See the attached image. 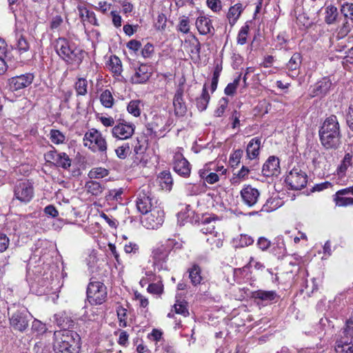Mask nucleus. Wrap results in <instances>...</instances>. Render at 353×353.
Here are the masks:
<instances>
[{"label":"nucleus","mask_w":353,"mask_h":353,"mask_svg":"<svg viewBox=\"0 0 353 353\" xmlns=\"http://www.w3.org/2000/svg\"><path fill=\"white\" fill-rule=\"evenodd\" d=\"M108 174V170L104 168L99 167L92 169L88 173V176L90 179H101L107 176Z\"/></svg>","instance_id":"58836bf2"},{"label":"nucleus","mask_w":353,"mask_h":353,"mask_svg":"<svg viewBox=\"0 0 353 353\" xmlns=\"http://www.w3.org/2000/svg\"><path fill=\"white\" fill-rule=\"evenodd\" d=\"M100 101L104 107L108 108H110L113 105L114 98L109 90H105L101 94Z\"/></svg>","instance_id":"e433bc0d"},{"label":"nucleus","mask_w":353,"mask_h":353,"mask_svg":"<svg viewBox=\"0 0 353 353\" xmlns=\"http://www.w3.org/2000/svg\"><path fill=\"white\" fill-rule=\"evenodd\" d=\"M176 242L174 239H168L164 244L161 245V247L164 248V250L167 251V252L170 254L171 252L173 250L174 246L176 245Z\"/></svg>","instance_id":"052dcab7"},{"label":"nucleus","mask_w":353,"mask_h":353,"mask_svg":"<svg viewBox=\"0 0 353 353\" xmlns=\"http://www.w3.org/2000/svg\"><path fill=\"white\" fill-rule=\"evenodd\" d=\"M182 101V91L178 88V116H183L187 111V108Z\"/></svg>","instance_id":"4d7b16f0"},{"label":"nucleus","mask_w":353,"mask_h":353,"mask_svg":"<svg viewBox=\"0 0 353 353\" xmlns=\"http://www.w3.org/2000/svg\"><path fill=\"white\" fill-rule=\"evenodd\" d=\"M87 297L92 305H101L107 298L105 285L100 281H90L87 288Z\"/></svg>","instance_id":"6e6552de"},{"label":"nucleus","mask_w":353,"mask_h":353,"mask_svg":"<svg viewBox=\"0 0 353 353\" xmlns=\"http://www.w3.org/2000/svg\"><path fill=\"white\" fill-rule=\"evenodd\" d=\"M245 8V6L241 3H236L229 8L226 17L231 26L236 23Z\"/></svg>","instance_id":"4be33fe9"},{"label":"nucleus","mask_w":353,"mask_h":353,"mask_svg":"<svg viewBox=\"0 0 353 353\" xmlns=\"http://www.w3.org/2000/svg\"><path fill=\"white\" fill-rule=\"evenodd\" d=\"M339 16L338 9L334 5H328L325 8V23L327 25L335 23Z\"/></svg>","instance_id":"a878e982"},{"label":"nucleus","mask_w":353,"mask_h":353,"mask_svg":"<svg viewBox=\"0 0 353 353\" xmlns=\"http://www.w3.org/2000/svg\"><path fill=\"white\" fill-rule=\"evenodd\" d=\"M139 103V101H131L127 107L128 112L134 117H139L141 114Z\"/></svg>","instance_id":"3c124183"},{"label":"nucleus","mask_w":353,"mask_h":353,"mask_svg":"<svg viewBox=\"0 0 353 353\" xmlns=\"http://www.w3.org/2000/svg\"><path fill=\"white\" fill-rule=\"evenodd\" d=\"M196 26L201 34H210L214 29L210 18L205 16H199L196 21Z\"/></svg>","instance_id":"412c9836"},{"label":"nucleus","mask_w":353,"mask_h":353,"mask_svg":"<svg viewBox=\"0 0 353 353\" xmlns=\"http://www.w3.org/2000/svg\"><path fill=\"white\" fill-rule=\"evenodd\" d=\"M240 291H243L247 296H250L259 305L266 306L276 303L281 298L280 295L274 290H258L250 292L249 289L243 288L240 289Z\"/></svg>","instance_id":"423d86ee"},{"label":"nucleus","mask_w":353,"mask_h":353,"mask_svg":"<svg viewBox=\"0 0 353 353\" xmlns=\"http://www.w3.org/2000/svg\"><path fill=\"white\" fill-rule=\"evenodd\" d=\"M352 28L348 21L346 19L343 25L339 28L336 38L337 40H340L345 37L348 33L351 31Z\"/></svg>","instance_id":"49530a36"},{"label":"nucleus","mask_w":353,"mask_h":353,"mask_svg":"<svg viewBox=\"0 0 353 353\" xmlns=\"http://www.w3.org/2000/svg\"><path fill=\"white\" fill-rule=\"evenodd\" d=\"M17 48L19 51L26 52L29 49V44L26 39H25L23 37H20L17 41Z\"/></svg>","instance_id":"774afa93"},{"label":"nucleus","mask_w":353,"mask_h":353,"mask_svg":"<svg viewBox=\"0 0 353 353\" xmlns=\"http://www.w3.org/2000/svg\"><path fill=\"white\" fill-rule=\"evenodd\" d=\"M345 122L350 131L353 132V105L350 104L345 111Z\"/></svg>","instance_id":"5fc2aeb1"},{"label":"nucleus","mask_w":353,"mask_h":353,"mask_svg":"<svg viewBox=\"0 0 353 353\" xmlns=\"http://www.w3.org/2000/svg\"><path fill=\"white\" fill-rule=\"evenodd\" d=\"M181 159L178 158V175L188 177L191 172V165L182 154H181Z\"/></svg>","instance_id":"c85d7f7f"},{"label":"nucleus","mask_w":353,"mask_h":353,"mask_svg":"<svg viewBox=\"0 0 353 353\" xmlns=\"http://www.w3.org/2000/svg\"><path fill=\"white\" fill-rule=\"evenodd\" d=\"M208 7L214 12L219 13L223 8L221 0H206Z\"/></svg>","instance_id":"864d4df0"},{"label":"nucleus","mask_w":353,"mask_h":353,"mask_svg":"<svg viewBox=\"0 0 353 353\" xmlns=\"http://www.w3.org/2000/svg\"><path fill=\"white\" fill-rule=\"evenodd\" d=\"M78 10L80 18L83 21L87 20L89 23L94 26H98L97 19L94 12L90 11L87 8L81 6L78 7Z\"/></svg>","instance_id":"cd10ccee"},{"label":"nucleus","mask_w":353,"mask_h":353,"mask_svg":"<svg viewBox=\"0 0 353 353\" xmlns=\"http://www.w3.org/2000/svg\"><path fill=\"white\" fill-rule=\"evenodd\" d=\"M110 70L114 75H120L122 72L121 61L117 56H112L109 63Z\"/></svg>","instance_id":"f704fd0d"},{"label":"nucleus","mask_w":353,"mask_h":353,"mask_svg":"<svg viewBox=\"0 0 353 353\" xmlns=\"http://www.w3.org/2000/svg\"><path fill=\"white\" fill-rule=\"evenodd\" d=\"M302 63V55L299 52H295L292 54L289 61L286 63L285 68L291 72L299 70Z\"/></svg>","instance_id":"c756f323"},{"label":"nucleus","mask_w":353,"mask_h":353,"mask_svg":"<svg viewBox=\"0 0 353 353\" xmlns=\"http://www.w3.org/2000/svg\"><path fill=\"white\" fill-rule=\"evenodd\" d=\"M261 147V138L254 137L248 143L246 148V155L248 159L252 160L256 159L259 155Z\"/></svg>","instance_id":"5701e85b"},{"label":"nucleus","mask_w":353,"mask_h":353,"mask_svg":"<svg viewBox=\"0 0 353 353\" xmlns=\"http://www.w3.org/2000/svg\"><path fill=\"white\" fill-rule=\"evenodd\" d=\"M178 314H181L183 316H189L190 313L188 302L185 301H179L178 300Z\"/></svg>","instance_id":"13d9d810"},{"label":"nucleus","mask_w":353,"mask_h":353,"mask_svg":"<svg viewBox=\"0 0 353 353\" xmlns=\"http://www.w3.org/2000/svg\"><path fill=\"white\" fill-rule=\"evenodd\" d=\"M135 126L125 121L119 122L112 128V137L119 140L130 138L134 132Z\"/></svg>","instance_id":"ddd939ff"},{"label":"nucleus","mask_w":353,"mask_h":353,"mask_svg":"<svg viewBox=\"0 0 353 353\" xmlns=\"http://www.w3.org/2000/svg\"><path fill=\"white\" fill-rule=\"evenodd\" d=\"M169 254L167 252L164 248L159 247L152 251L153 264L155 269L159 270H168V267L166 265Z\"/></svg>","instance_id":"a211bd4d"},{"label":"nucleus","mask_w":353,"mask_h":353,"mask_svg":"<svg viewBox=\"0 0 353 353\" xmlns=\"http://www.w3.org/2000/svg\"><path fill=\"white\" fill-rule=\"evenodd\" d=\"M228 102H229L228 99L225 97H222L219 100V107L214 111V115L216 117H220L223 114L226 108L228 107Z\"/></svg>","instance_id":"603ef678"},{"label":"nucleus","mask_w":353,"mask_h":353,"mask_svg":"<svg viewBox=\"0 0 353 353\" xmlns=\"http://www.w3.org/2000/svg\"><path fill=\"white\" fill-rule=\"evenodd\" d=\"M242 202L249 208L254 207L258 202L260 196V192L258 189L246 185L240 192Z\"/></svg>","instance_id":"4468645a"},{"label":"nucleus","mask_w":353,"mask_h":353,"mask_svg":"<svg viewBox=\"0 0 353 353\" xmlns=\"http://www.w3.org/2000/svg\"><path fill=\"white\" fill-rule=\"evenodd\" d=\"M85 188L88 193L94 196L100 195L103 191V187L96 181H90L85 183Z\"/></svg>","instance_id":"473e14b6"},{"label":"nucleus","mask_w":353,"mask_h":353,"mask_svg":"<svg viewBox=\"0 0 353 353\" xmlns=\"http://www.w3.org/2000/svg\"><path fill=\"white\" fill-rule=\"evenodd\" d=\"M123 191L121 189L119 190H109L108 194L105 196V199L108 201H118L121 199V194Z\"/></svg>","instance_id":"6e6d98bb"},{"label":"nucleus","mask_w":353,"mask_h":353,"mask_svg":"<svg viewBox=\"0 0 353 353\" xmlns=\"http://www.w3.org/2000/svg\"><path fill=\"white\" fill-rule=\"evenodd\" d=\"M243 154V150L241 149L236 150L230 154L229 163L231 167L236 168L239 165Z\"/></svg>","instance_id":"ea45409f"},{"label":"nucleus","mask_w":353,"mask_h":353,"mask_svg":"<svg viewBox=\"0 0 353 353\" xmlns=\"http://www.w3.org/2000/svg\"><path fill=\"white\" fill-rule=\"evenodd\" d=\"M353 155L351 153H346L342 160L341 165L338 168L340 173H345L348 167L352 165Z\"/></svg>","instance_id":"c03bdc74"},{"label":"nucleus","mask_w":353,"mask_h":353,"mask_svg":"<svg viewBox=\"0 0 353 353\" xmlns=\"http://www.w3.org/2000/svg\"><path fill=\"white\" fill-rule=\"evenodd\" d=\"M166 23V17L163 14H159L154 23L155 27L159 30L164 29Z\"/></svg>","instance_id":"338daca9"},{"label":"nucleus","mask_w":353,"mask_h":353,"mask_svg":"<svg viewBox=\"0 0 353 353\" xmlns=\"http://www.w3.org/2000/svg\"><path fill=\"white\" fill-rule=\"evenodd\" d=\"M47 330L46 324L43 323L41 321L37 319H34L32 321L31 327L32 333H35L37 335H42L46 332Z\"/></svg>","instance_id":"a19ab883"},{"label":"nucleus","mask_w":353,"mask_h":353,"mask_svg":"<svg viewBox=\"0 0 353 353\" xmlns=\"http://www.w3.org/2000/svg\"><path fill=\"white\" fill-rule=\"evenodd\" d=\"M332 86V82L330 77H324L314 83L310 95L312 98L315 97H323L329 93Z\"/></svg>","instance_id":"dca6fc26"},{"label":"nucleus","mask_w":353,"mask_h":353,"mask_svg":"<svg viewBox=\"0 0 353 353\" xmlns=\"http://www.w3.org/2000/svg\"><path fill=\"white\" fill-rule=\"evenodd\" d=\"M307 179V174L301 169L293 168L287 175L285 181L292 190H300L306 186Z\"/></svg>","instance_id":"9d476101"},{"label":"nucleus","mask_w":353,"mask_h":353,"mask_svg":"<svg viewBox=\"0 0 353 353\" xmlns=\"http://www.w3.org/2000/svg\"><path fill=\"white\" fill-rule=\"evenodd\" d=\"M83 143L94 152H98L103 155L107 152L108 144L105 139L101 132L94 128L90 130L84 134Z\"/></svg>","instance_id":"39448f33"},{"label":"nucleus","mask_w":353,"mask_h":353,"mask_svg":"<svg viewBox=\"0 0 353 353\" xmlns=\"http://www.w3.org/2000/svg\"><path fill=\"white\" fill-rule=\"evenodd\" d=\"M274 199H269L267 200L266 203L263 205L262 208L259 211H252L248 213L249 216H254L256 214H259L260 212H270L274 210L276 208V205L271 206L270 204H272L274 202Z\"/></svg>","instance_id":"de8ad7c7"},{"label":"nucleus","mask_w":353,"mask_h":353,"mask_svg":"<svg viewBox=\"0 0 353 353\" xmlns=\"http://www.w3.org/2000/svg\"><path fill=\"white\" fill-rule=\"evenodd\" d=\"M9 239L6 234H0V252H3L7 250L9 245Z\"/></svg>","instance_id":"69168bd1"},{"label":"nucleus","mask_w":353,"mask_h":353,"mask_svg":"<svg viewBox=\"0 0 353 353\" xmlns=\"http://www.w3.org/2000/svg\"><path fill=\"white\" fill-rule=\"evenodd\" d=\"M341 12L346 19L353 21V3H345L342 5Z\"/></svg>","instance_id":"8fccbe9b"},{"label":"nucleus","mask_w":353,"mask_h":353,"mask_svg":"<svg viewBox=\"0 0 353 353\" xmlns=\"http://www.w3.org/2000/svg\"><path fill=\"white\" fill-rule=\"evenodd\" d=\"M337 343V352L353 353V317L346 321Z\"/></svg>","instance_id":"0eeeda50"},{"label":"nucleus","mask_w":353,"mask_h":353,"mask_svg":"<svg viewBox=\"0 0 353 353\" xmlns=\"http://www.w3.org/2000/svg\"><path fill=\"white\" fill-rule=\"evenodd\" d=\"M81 337L70 330H61L54 332L53 349L55 353H79Z\"/></svg>","instance_id":"7ed1b4c3"},{"label":"nucleus","mask_w":353,"mask_h":353,"mask_svg":"<svg viewBox=\"0 0 353 353\" xmlns=\"http://www.w3.org/2000/svg\"><path fill=\"white\" fill-rule=\"evenodd\" d=\"M256 244L259 249L264 251L270 248L271 242L265 237H260L259 238Z\"/></svg>","instance_id":"680f3d73"},{"label":"nucleus","mask_w":353,"mask_h":353,"mask_svg":"<svg viewBox=\"0 0 353 353\" xmlns=\"http://www.w3.org/2000/svg\"><path fill=\"white\" fill-rule=\"evenodd\" d=\"M189 278L191 283L194 285L200 284L202 281L201 270L197 264H194L192 268L188 270Z\"/></svg>","instance_id":"7c9ffc66"},{"label":"nucleus","mask_w":353,"mask_h":353,"mask_svg":"<svg viewBox=\"0 0 353 353\" xmlns=\"http://www.w3.org/2000/svg\"><path fill=\"white\" fill-rule=\"evenodd\" d=\"M222 69V61L216 62L210 85V90L212 93H213L217 88L218 82Z\"/></svg>","instance_id":"2f4dec72"},{"label":"nucleus","mask_w":353,"mask_h":353,"mask_svg":"<svg viewBox=\"0 0 353 353\" xmlns=\"http://www.w3.org/2000/svg\"><path fill=\"white\" fill-rule=\"evenodd\" d=\"M157 181L162 190L170 191L173 185V179L169 171L161 172L157 177Z\"/></svg>","instance_id":"b1692460"},{"label":"nucleus","mask_w":353,"mask_h":353,"mask_svg":"<svg viewBox=\"0 0 353 353\" xmlns=\"http://www.w3.org/2000/svg\"><path fill=\"white\" fill-rule=\"evenodd\" d=\"M54 319L57 325L62 330H69L74 325V321L65 313L55 314Z\"/></svg>","instance_id":"bb28decb"},{"label":"nucleus","mask_w":353,"mask_h":353,"mask_svg":"<svg viewBox=\"0 0 353 353\" xmlns=\"http://www.w3.org/2000/svg\"><path fill=\"white\" fill-rule=\"evenodd\" d=\"M262 173L267 177L277 176L280 173L279 158L270 156L263 165Z\"/></svg>","instance_id":"6ab92c4d"},{"label":"nucleus","mask_w":353,"mask_h":353,"mask_svg":"<svg viewBox=\"0 0 353 353\" xmlns=\"http://www.w3.org/2000/svg\"><path fill=\"white\" fill-rule=\"evenodd\" d=\"M34 79V75L32 73H26L19 76L12 77L9 79L10 89L17 91L30 85Z\"/></svg>","instance_id":"f3484780"},{"label":"nucleus","mask_w":353,"mask_h":353,"mask_svg":"<svg viewBox=\"0 0 353 353\" xmlns=\"http://www.w3.org/2000/svg\"><path fill=\"white\" fill-rule=\"evenodd\" d=\"M71 159L66 153L60 152L59 157L55 165L63 169H68L71 165Z\"/></svg>","instance_id":"79ce46f5"},{"label":"nucleus","mask_w":353,"mask_h":353,"mask_svg":"<svg viewBox=\"0 0 353 353\" xmlns=\"http://www.w3.org/2000/svg\"><path fill=\"white\" fill-rule=\"evenodd\" d=\"M144 215L145 216L142 219L141 222L147 229H157L163 223L164 212L160 208H152V210Z\"/></svg>","instance_id":"9b49d317"},{"label":"nucleus","mask_w":353,"mask_h":353,"mask_svg":"<svg viewBox=\"0 0 353 353\" xmlns=\"http://www.w3.org/2000/svg\"><path fill=\"white\" fill-rule=\"evenodd\" d=\"M50 139L54 144L63 143L65 140V135L58 130H51L50 132Z\"/></svg>","instance_id":"37998d69"},{"label":"nucleus","mask_w":353,"mask_h":353,"mask_svg":"<svg viewBox=\"0 0 353 353\" xmlns=\"http://www.w3.org/2000/svg\"><path fill=\"white\" fill-rule=\"evenodd\" d=\"M34 196V188L29 181H19L14 188V198L21 203H28Z\"/></svg>","instance_id":"1a4fd4ad"},{"label":"nucleus","mask_w":353,"mask_h":353,"mask_svg":"<svg viewBox=\"0 0 353 353\" xmlns=\"http://www.w3.org/2000/svg\"><path fill=\"white\" fill-rule=\"evenodd\" d=\"M210 99V96L208 91V84L207 83H205L203 89H202V93L199 97L196 99V106L197 108L200 111H203L206 110L208 103Z\"/></svg>","instance_id":"393cba45"},{"label":"nucleus","mask_w":353,"mask_h":353,"mask_svg":"<svg viewBox=\"0 0 353 353\" xmlns=\"http://www.w3.org/2000/svg\"><path fill=\"white\" fill-rule=\"evenodd\" d=\"M333 201L337 207H347L353 205V198L350 196H333Z\"/></svg>","instance_id":"4c0bfd02"},{"label":"nucleus","mask_w":353,"mask_h":353,"mask_svg":"<svg viewBox=\"0 0 353 353\" xmlns=\"http://www.w3.org/2000/svg\"><path fill=\"white\" fill-rule=\"evenodd\" d=\"M10 327L15 331L24 332L29 327L32 315L28 310L20 304H12L8 309Z\"/></svg>","instance_id":"20e7f679"},{"label":"nucleus","mask_w":353,"mask_h":353,"mask_svg":"<svg viewBox=\"0 0 353 353\" xmlns=\"http://www.w3.org/2000/svg\"><path fill=\"white\" fill-rule=\"evenodd\" d=\"M54 46L60 58L67 64L76 67L81 65L86 54L83 50L64 37L55 39Z\"/></svg>","instance_id":"f03ea898"},{"label":"nucleus","mask_w":353,"mask_h":353,"mask_svg":"<svg viewBox=\"0 0 353 353\" xmlns=\"http://www.w3.org/2000/svg\"><path fill=\"white\" fill-rule=\"evenodd\" d=\"M180 206L181 207V209L180 210V212L178 213V219L181 218L182 221H185L189 216V211L190 210V205H185L181 204Z\"/></svg>","instance_id":"0e129e2a"},{"label":"nucleus","mask_w":353,"mask_h":353,"mask_svg":"<svg viewBox=\"0 0 353 353\" xmlns=\"http://www.w3.org/2000/svg\"><path fill=\"white\" fill-rule=\"evenodd\" d=\"M77 96H85L88 93V81L84 78H79L74 84Z\"/></svg>","instance_id":"c9c22d12"},{"label":"nucleus","mask_w":353,"mask_h":353,"mask_svg":"<svg viewBox=\"0 0 353 353\" xmlns=\"http://www.w3.org/2000/svg\"><path fill=\"white\" fill-rule=\"evenodd\" d=\"M148 292L153 294H159L163 291L162 286L159 283H151L148 287Z\"/></svg>","instance_id":"e2e57ef3"},{"label":"nucleus","mask_w":353,"mask_h":353,"mask_svg":"<svg viewBox=\"0 0 353 353\" xmlns=\"http://www.w3.org/2000/svg\"><path fill=\"white\" fill-rule=\"evenodd\" d=\"M59 154L60 152L58 153L56 150H51L45 154V159L48 162L52 161L55 165L59 157Z\"/></svg>","instance_id":"bf43d9fd"},{"label":"nucleus","mask_w":353,"mask_h":353,"mask_svg":"<svg viewBox=\"0 0 353 353\" xmlns=\"http://www.w3.org/2000/svg\"><path fill=\"white\" fill-rule=\"evenodd\" d=\"M117 313L119 321V326L125 327L127 326V310L122 306H119L117 309Z\"/></svg>","instance_id":"09e8293b"},{"label":"nucleus","mask_w":353,"mask_h":353,"mask_svg":"<svg viewBox=\"0 0 353 353\" xmlns=\"http://www.w3.org/2000/svg\"><path fill=\"white\" fill-rule=\"evenodd\" d=\"M136 205L138 211L143 214H145L152 210L150 193L148 186H143L139 190Z\"/></svg>","instance_id":"f8f14e48"},{"label":"nucleus","mask_w":353,"mask_h":353,"mask_svg":"<svg viewBox=\"0 0 353 353\" xmlns=\"http://www.w3.org/2000/svg\"><path fill=\"white\" fill-rule=\"evenodd\" d=\"M200 43L192 35L185 38L184 41L181 39V51L184 54V59H185V53L191 57L193 55L199 56L200 53Z\"/></svg>","instance_id":"2eb2a0df"},{"label":"nucleus","mask_w":353,"mask_h":353,"mask_svg":"<svg viewBox=\"0 0 353 353\" xmlns=\"http://www.w3.org/2000/svg\"><path fill=\"white\" fill-rule=\"evenodd\" d=\"M130 148L128 143H123L115 149V153L120 159H125L130 154Z\"/></svg>","instance_id":"a18cd8bd"},{"label":"nucleus","mask_w":353,"mask_h":353,"mask_svg":"<svg viewBox=\"0 0 353 353\" xmlns=\"http://www.w3.org/2000/svg\"><path fill=\"white\" fill-rule=\"evenodd\" d=\"M319 137L325 150H337L342 143L340 124L336 115L327 117L319 127Z\"/></svg>","instance_id":"f257e3e1"},{"label":"nucleus","mask_w":353,"mask_h":353,"mask_svg":"<svg viewBox=\"0 0 353 353\" xmlns=\"http://www.w3.org/2000/svg\"><path fill=\"white\" fill-rule=\"evenodd\" d=\"M149 66L145 64L141 65L131 77L132 83H143L150 77Z\"/></svg>","instance_id":"aec40b11"},{"label":"nucleus","mask_w":353,"mask_h":353,"mask_svg":"<svg viewBox=\"0 0 353 353\" xmlns=\"http://www.w3.org/2000/svg\"><path fill=\"white\" fill-rule=\"evenodd\" d=\"M252 23V20H250L245 22V23L241 28L238 36H237V43L239 45H244L247 42V36L250 30V23Z\"/></svg>","instance_id":"72a5a7b5"}]
</instances>
